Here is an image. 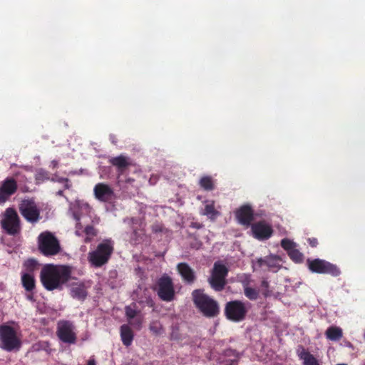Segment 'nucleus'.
Listing matches in <instances>:
<instances>
[{"mask_svg": "<svg viewBox=\"0 0 365 365\" xmlns=\"http://www.w3.org/2000/svg\"><path fill=\"white\" fill-rule=\"evenodd\" d=\"M71 270L68 266L45 265L40 273V279L43 287L48 291L61 289L71 278Z\"/></svg>", "mask_w": 365, "mask_h": 365, "instance_id": "1", "label": "nucleus"}, {"mask_svg": "<svg viewBox=\"0 0 365 365\" xmlns=\"http://www.w3.org/2000/svg\"><path fill=\"white\" fill-rule=\"evenodd\" d=\"M192 300L198 310L206 317L212 318L220 313L218 302L205 294L202 289H195L192 293Z\"/></svg>", "mask_w": 365, "mask_h": 365, "instance_id": "2", "label": "nucleus"}, {"mask_svg": "<svg viewBox=\"0 0 365 365\" xmlns=\"http://www.w3.org/2000/svg\"><path fill=\"white\" fill-rule=\"evenodd\" d=\"M22 345L21 336L7 324L0 325V349L7 352L18 351Z\"/></svg>", "mask_w": 365, "mask_h": 365, "instance_id": "3", "label": "nucleus"}, {"mask_svg": "<svg viewBox=\"0 0 365 365\" xmlns=\"http://www.w3.org/2000/svg\"><path fill=\"white\" fill-rule=\"evenodd\" d=\"M114 251L113 243L110 240H103L96 250L88 255V260L94 267H101L107 264Z\"/></svg>", "mask_w": 365, "mask_h": 365, "instance_id": "4", "label": "nucleus"}, {"mask_svg": "<svg viewBox=\"0 0 365 365\" xmlns=\"http://www.w3.org/2000/svg\"><path fill=\"white\" fill-rule=\"evenodd\" d=\"M38 250L44 256H53L61 250L58 239L50 232H43L38 236Z\"/></svg>", "mask_w": 365, "mask_h": 365, "instance_id": "5", "label": "nucleus"}, {"mask_svg": "<svg viewBox=\"0 0 365 365\" xmlns=\"http://www.w3.org/2000/svg\"><path fill=\"white\" fill-rule=\"evenodd\" d=\"M1 225L9 235H16L20 232V220L14 209L9 207L6 210L1 220Z\"/></svg>", "mask_w": 365, "mask_h": 365, "instance_id": "6", "label": "nucleus"}, {"mask_svg": "<svg viewBox=\"0 0 365 365\" xmlns=\"http://www.w3.org/2000/svg\"><path fill=\"white\" fill-rule=\"evenodd\" d=\"M309 269L314 273L328 274L333 277H337L341 274L339 268L334 264L322 259L307 260Z\"/></svg>", "mask_w": 365, "mask_h": 365, "instance_id": "7", "label": "nucleus"}, {"mask_svg": "<svg viewBox=\"0 0 365 365\" xmlns=\"http://www.w3.org/2000/svg\"><path fill=\"white\" fill-rule=\"evenodd\" d=\"M248 312L246 304L240 301L234 300L226 303L225 315L230 321L238 322L244 320Z\"/></svg>", "mask_w": 365, "mask_h": 365, "instance_id": "8", "label": "nucleus"}, {"mask_svg": "<svg viewBox=\"0 0 365 365\" xmlns=\"http://www.w3.org/2000/svg\"><path fill=\"white\" fill-rule=\"evenodd\" d=\"M228 274V269L225 264L220 262L214 264L213 269L208 282L211 287L216 292L224 289L226 285V277Z\"/></svg>", "mask_w": 365, "mask_h": 365, "instance_id": "9", "label": "nucleus"}, {"mask_svg": "<svg viewBox=\"0 0 365 365\" xmlns=\"http://www.w3.org/2000/svg\"><path fill=\"white\" fill-rule=\"evenodd\" d=\"M74 330L75 326L71 321L60 320L57 323L56 335L58 339L64 343H76L77 337Z\"/></svg>", "mask_w": 365, "mask_h": 365, "instance_id": "10", "label": "nucleus"}, {"mask_svg": "<svg viewBox=\"0 0 365 365\" xmlns=\"http://www.w3.org/2000/svg\"><path fill=\"white\" fill-rule=\"evenodd\" d=\"M158 295L163 301L171 302L175 297V289L172 279L163 275L158 281Z\"/></svg>", "mask_w": 365, "mask_h": 365, "instance_id": "11", "label": "nucleus"}, {"mask_svg": "<svg viewBox=\"0 0 365 365\" xmlns=\"http://www.w3.org/2000/svg\"><path fill=\"white\" fill-rule=\"evenodd\" d=\"M252 236L258 240H267L273 234L272 226L264 220L255 222L251 226Z\"/></svg>", "mask_w": 365, "mask_h": 365, "instance_id": "12", "label": "nucleus"}, {"mask_svg": "<svg viewBox=\"0 0 365 365\" xmlns=\"http://www.w3.org/2000/svg\"><path fill=\"white\" fill-rule=\"evenodd\" d=\"M237 222L245 227H251L257 214H255L252 207H240L235 212Z\"/></svg>", "mask_w": 365, "mask_h": 365, "instance_id": "13", "label": "nucleus"}, {"mask_svg": "<svg viewBox=\"0 0 365 365\" xmlns=\"http://www.w3.org/2000/svg\"><path fill=\"white\" fill-rule=\"evenodd\" d=\"M16 190V181L13 178H6L0 185V204L4 203Z\"/></svg>", "mask_w": 365, "mask_h": 365, "instance_id": "14", "label": "nucleus"}, {"mask_svg": "<svg viewBox=\"0 0 365 365\" xmlns=\"http://www.w3.org/2000/svg\"><path fill=\"white\" fill-rule=\"evenodd\" d=\"M93 192L96 198L103 202H109L115 197L113 190L108 184L103 182L96 184Z\"/></svg>", "mask_w": 365, "mask_h": 365, "instance_id": "15", "label": "nucleus"}, {"mask_svg": "<svg viewBox=\"0 0 365 365\" xmlns=\"http://www.w3.org/2000/svg\"><path fill=\"white\" fill-rule=\"evenodd\" d=\"M109 163L116 168L118 178L131 165L130 159L123 155L113 157L109 159Z\"/></svg>", "mask_w": 365, "mask_h": 365, "instance_id": "16", "label": "nucleus"}, {"mask_svg": "<svg viewBox=\"0 0 365 365\" xmlns=\"http://www.w3.org/2000/svg\"><path fill=\"white\" fill-rule=\"evenodd\" d=\"M177 269L182 279L188 284L195 282L196 277L194 270L185 262H180L177 265Z\"/></svg>", "mask_w": 365, "mask_h": 365, "instance_id": "17", "label": "nucleus"}, {"mask_svg": "<svg viewBox=\"0 0 365 365\" xmlns=\"http://www.w3.org/2000/svg\"><path fill=\"white\" fill-rule=\"evenodd\" d=\"M299 358L303 361V365H320L317 358L302 346L297 350Z\"/></svg>", "mask_w": 365, "mask_h": 365, "instance_id": "18", "label": "nucleus"}, {"mask_svg": "<svg viewBox=\"0 0 365 365\" xmlns=\"http://www.w3.org/2000/svg\"><path fill=\"white\" fill-rule=\"evenodd\" d=\"M136 304L135 303L125 307V316L128 322L132 325H137L140 327L142 324V319L138 317V311L135 309Z\"/></svg>", "mask_w": 365, "mask_h": 365, "instance_id": "19", "label": "nucleus"}, {"mask_svg": "<svg viewBox=\"0 0 365 365\" xmlns=\"http://www.w3.org/2000/svg\"><path fill=\"white\" fill-rule=\"evenodd\" d=\"M21 213L23 217L31 222L38 221L39 218V211L36 209L37 207H20Z\"/></svg>", "mask_w": 365, "mask_h": 365, "instance_id": "20", "label": "nucleus"}, {"mask_svg": "<svg viewBox=\"0 0 365 365\" xmlns=\"http://www.w3.org/2000/svg\"><path fill=\"white\" fill-rule=\"evenodd\" d=\"M279 258L276 256L269 255L264 258H258L256 260L255 265L262 268L264 266L268 268H275L278 267Z\"/></svg>", "mask_w": 365, "mask_h": 365, "instance_id": "21", "label": "nucleus"}, {"mask_svg": "<svg viewBox=\"0 0 365 365\" xmlns=\"http://www.w3.org/2000/svg\"><path fill=\"white\" fill-rule=\"evenodd\" d=\"M324 334L327 339L333 341H337L342 338L343 330L339 327L330 326L327 329Z\"/></svg>", "mask_w": 365, "mask_h": 365, "instance_id": "22", "label": "nucleus"}, {"mask_svg": "<svg viewBox=\"0 0 365 365\" xmlns=\"http://www.w3.org/2000/svg\"><path fill=\"white\" fill-rule=\"evenodd\" d=\"M21 283L26 292H32L36 287V280L31 273H23L21 275Z\"/></svg>", "mask_w": 365, "mask_h": 365, "instance_id": "23", "label": "nucleus"}, {"mask_svg": "<svg viewBox=\"0 0 365 365\" xmlns=\"http://www.w3.org/2000/svg\"><path fill=\"white\" fill-rule=\"evenodd\" d=\"M198 184L200 188L205 191H212L216 187V180L210 175L202 176Z\"/></svg>", "mask_w": 365, "mask_h": 365, "instance_id": "24", "label": "nucleus"}, {"mask_svg": "<svg viewBox=\"0 0 365 365\" xmlns=\"http://www.w3.org/2000/svg\"><path fill=\"white\" fill-rule=\"evenodd\" d=\"M133 333L130 327L127 324H123L120 327V337L123 344L129 346L133 340Z\"/></svg>", "mask_w": 365, "mask_h": 365, "instance_id": "25", "label": "nucleus"}, {"mask_svg": "<svg viewBox=\"0 0 365 365\" xmlns=\"http://www.w3.org/2000/svg\"><path fill=\"white\" fill-rule=\"evenodd\" d=\"M88 295L86 287L83 284L73 286L71 289V296L80 301H83Z\"/></svg>", "mask_w": 365, "mask_h": 365, "instance_id": "26", "label": "nucleus"}, {"mask_svg": "<svg viewBox=\"0 0 365 365\" xmlns=\"http://www.w3.org/2000/svg\"><path fill=\"white\" fill-rule=\"evenodd\" d=\"M50 179V174L48 171H46L43 169H40L36 171L35 175V180L37 184L43 183L46 180H48Z\"/></svg>", "mask_w": 365, "mask_h": 365, "instance_id": "27", "label": "nucleus"}, {"mask_svg": "<svg viewBox=\"0 0 365 365\" xmlns=\"http://www.w3.org/2000/svg\"><path fill=\"white\" fill-rule=\"evenodd\" d=\"M288 255L292 261L297 263L302 262L304 259L303 254L296 249V247L289 251Z\"/></svg>", "mask_w": 365, "mask_h": 365, "instance_id": "28", "label": "nucleus"}, {"mask_svg": "<svg viewBox=\"0 0 365 365\" xmlns=\"http://www.w3.org/2000/svg\"><path fill=\"white\" fill-rule=\"evenodd\" d=\"M135 182V180L133 178H128L125 180V182H123L120 180H118V185L120 187V189L123 190V192H126L125 190H128L130 186H131V189H133V191L136 190V187L133 185V183ZM133 190H130V192H132Z\"/></svg>", "mask_w": 365, "mask_h": 365, "instance_id": "29", "label": "nucleus"}, {"mask_svg": "<svg viewBox=\"0 0 365 365\" xmlns=\"http://www.w3.org/2000/svg\"><path fill=\"white\" fill-rule=\"evenodd\" d=\"M244 294L250 300H255L258 298L259 292L257 289L250 287H244Z\"/></svg>", "mask_w": 365, "mask_h": 365, "instance_id": "30", "label": "nucleus"}, {"mask_svg": "<svg viewBox=\"0 0 365 365\" xmlns=\"http://www.w3.org/2000/svg\"><path fill=\"white\" fill-rule=\"evenodd\" d=\"M203 214L206 215L212 220H214L220 213L215 209V207H205Z\"/></svg>", "mask_w": 365, "mask_h": 365, "instance_id": "31", "label": "nucleus"}, {"mask_svg": "<svg viewBox=\"0 0 365 365\" xmlns=\"http://www.w3.org/2000/svg\"><path fill=\"white\" fill-rule=\"evenodd\" d=\"M282 247L287 252V254L290 250H292L295 247L296 244L289 239H283L281 241Z\"/></svg>", "mask_w": 365, "mask_h": 365, "instance_id": "32", "label": "nucleus"}, {"mask_svg": "<svg viewBox=\"0 0 365 365\" xmlns=\"http://www.w3.org/2000/svg\"><path fill=\"white\" fill-rule=\"evenodd\" d=\"M149 329L150 331L155 334H160L163 332V327L158 321L152 322L150 324Z\"/></svg>", "mask_w": 365, "mask_h": 365, "instance_id": "33", "label": "nucleus"}, {"mask_svg": "<svg viewBox=\"0 0 365 365\" xmlns=\"http://www.w3.org/2000/svg\"><path fill=\"white\" fill-rule=\"evenodd\" d=\"M24 267L28 271L32 272L36 267V262L34 259H28L24 262Z\"/></svg>", "mask_w": 365, "mask_h": 365, "instance_id": "34", "label": "nucleus"}, {"mask_svg": "<svg viewBox=\"0 0 365 365\" xmlns=\"http://www.w3.org/2000/svg\"><path fill=\"white\" fill-rule=\"evenodd\" d=\"M52 181H56L61 183H64V187L66 189H69L71 187V185L69 183V180L66 178H57L51 179Z\"/></svg>", "mask_w": 365, "mask_h": 365, "instance_id": "35", "label": "nucleus"}, {"mask_svg": "<svg viewBox=\"0 0 365 365\" xmlns=\"http://www.w3.org/2000/svg\"><path fill=\"white\" fill-rule=\"evenodd\" d=\"M84 232L86 235L95 237L97 235V231L92 225H88L85 227Z\"/></svg>", "mask_w": 365, "mask_h": 365, "instance_id": "36", "label": "nucleus"}, {"mask_svg": "<svg viewBox=\"0 0 365 365\" xmlns=\"http://www.w3.org/2000/svg\"><path fill=\"white\" fill-rule=\"evenodd\" d=\"M74 208H78V210L73 209V207H70L68 212L72 215L75 220L79 221L81 218V214L78 210L79 207H74Z\"/></svg>", "mask_w": 365, "mask_h": 365, "instance_id": "37", "label": "nucleus"}, {"mask_svg": "<svg viewBox=\"0 0 365 365\" xmlns=\"http://www.w3.org/2000/svg\"><path fill=\"white\" fill-rule=\"evenodd\" d=\"M151 228H152V231L155 233L163 232V225L161 223H158V222H156V223H154L153 225H152Z\"/></svg>", "mask_w": 365, "mask_h": 365, "instance_id": "38", "label": "nucleus"}, {"mask_svg": "<svg viewBox=\"0 0 365 365\" xmlns=\"http://www.w3.org/2000/svg\"><path fill=\"white\" fill-rule=\"evenodd\" d=\"M342 344L344 346L348 347L349 349H350L352 351H354L355 349L354 346L349 341H348L346 339L343 340Z\"/></svg>", "mask_w": 365, "mask_h": 365, "instance_id": "39", "label": "nucleus"}, {"mask_svg": "<svg viewBox=\"0 0 365 365\" xmlns=\"http://www.w3.org/2000/svg\"><path fill=\"white\" fill-rule=\"evenodd\" d=\"M309 244L312 247H316L318 245V240L317 238L312 237L308 239Z\"/></svg>", "mask_w": 365, "mask_h": 365, "instance_id": "40", "label": "nucleus"}, {"mask_svg": "<svg viewBox=\"0 0 365 365\" xmlns=\"http://www.w3.org/2000/svg\"><path fill=\"white\" fill-rule=\"evenodd\" d=\"M191 227L196 228V229H200L202 227V225L199 222H192L191 223Z\"/></svg>", "mask_w": 365, "mask_h": 365, "instance_id": "41", "label": "nucleus"}, {"mask_svg": "<svg viewBox=\"0 0 365 365\" xmlns=\"http://www.w3.org/2000/svg\"><path fill=\"white\" fill-rule=\"evenodd\" d=\"M110 140L113 144L115 145L117 143V138L115 135H110Z\"/></svg>", "mask_w": 365, "mask_h": 365, "instance_id": "42", "label": "nucleus"}, {"mask_svg": "<svg viewBox=\"0 0 365 365\" xmlns=\"http://www.w3.org/2000/svg\"><path fill=\"white\" fill-rule=\"evenodd\" d=\"M93 237H91V236H89V235H86V237L84 239V242L86 243H89L92 241Z\"/></svg>", "mask_w": 365, "mask_h": 365, "instance_id": "43", "label": "nucleus"}, {"mask_svg": "<svg viewBox=\"0 0 365 365\" xmlns=\"http://www.w3.org/2000/svg\"><path fill=\"white\" fill-rule=\"evenodd\" d=\"M21 205H28V206L34 205V202L33 200H31V201H27V202L26 203V201H24Z\"/></svg>", "mask_w": 365, "mask_h": 365, "instance_id": "44", "label": "nucleus"}, {"mask_svg": "<svg viewBox=\"0 0 365 365\" xmlns=\"http://www.w3.org/2000/svg\"><path fill=\"white\" fill-rule=\"evenodd\" d=\"M261 285H262V287L267 288L268 286H269V284H268L267 281L262 280Z\"/></svg>", "mask_w": 365, "mask_h": 365, "instance_id": "45", "label": "nucleus"}, {"mask_svg": "<svg viewBox=\"0 0 365 365\" xmlns=\"http://www.w3.org/2000/svg\"><path fill=\"white\" fill-rule=\"evenodd\" d=\"M87 365H96L94 359H90L87 363Z\"/></svg>", "mask_w": 365, "mask_h": 365, "instance_id": "46", "label": "nucleus"}, {"mask_svg": "<svg viewBox=\"0 0 365 365\" xmlns=\"http://www.w3.org/2000/svg\"><path fill=\"white\" fill-rule=\"evenodd\" d=\"M56 194H57L58 195H63V190H58V191L56 192Z\"/></svg>", "mask_w": 365, "mask_h": 365, "instance_id": "47", "label": "nucleus"}, {"mask_svg": "<svg viewBox=\"0 0 365 365\" xmlns=\"http://www.w3.org/2000/svg\"><path fill=\"white\" fill-rule=\"evenodd\" d=\"M29 300H32L33 299V297L31 295H29L28 297H27Z\"/></svg>", "mask_w": 365, "mask_h": 365, "instance_id": "48", "label": "nucleus"}, {"mask_svg": "<svg viewBox=\"0 0 365 365\" xmlns=\"http://www.w3.org/2000/svg\"><path fill=\"white\" fill-rule=\"evenodd\" d=\"M336 365H347L346 364H336Z\"/></svg>", "mask_w": 365, "mask_h": 365, "instance_id": "49", "label": "nucleus"}, {"mask_svg": "<svg viewBox=\"0 0 365 365\" xmlns=\"http://www.w3.org/2000/svg\"><path fill=\"white\" fill-rule=\"evenodd\" d=\"M364 339L365 340V331H364Z\"/></svg>", "mask_w": 365, "mask_h": 365, "instance_id": "50", "label": "nucleus"}]
</instances>
